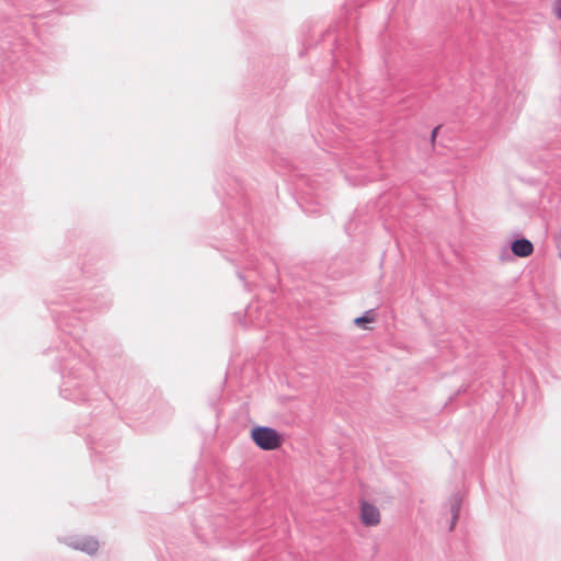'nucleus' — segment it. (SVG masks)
<instances>
[{
    "mask_svg": "<svg viewBox=\"0 0 561 561\" xmlns=\"http://www.w3.org/2000/svg\"><path fill=\"white\" fill-rule=\"evenodd\" d=\"M88 444L90 449L93 451L95 459L99 458L100 461H102V449H108L110 451L113 450L115 446V439L113 438H106L100 437L96 431H93L88 434Z\"/></svg>",
    "mask_w": 561,
    "mask_h": 561,
    "instance_id": "6",
    "label": "nucleus"
},
{
    "mask_svg": "<svg viewBox=\"0 0 561 561\" xmlns=\"http://www.w3.org/2000/svg\"><path fill=\"white\" fill-rule=\"evenodd\" d=\"M440 126H436L433 128L432 133H431V144L432 146H434V142H435V138L437 136V133L439 130Z\"/></svg>",
    "mask_w": 561,
    "mask_h": 561,
    "instance_id": "13",
    "label": "nucleus"
},
{
    "mask_svg": "<svg viewBox=\"0 0 561 561\" xmlns=\"http://www.w3.org/2000/svg\"><path fill=\"white\" fill-rule=\"evenodd\" d=\"M228 227L236 233V239L241 242L242 249H238L239 259L238 262L244 265L248 270H253L259 272V259L257 256L250 252L249 247L247 245L249 241V232H251V237L254 238L255 229L249 222L248 216L244 214H230L229 219L225 222Z\"/></svg>",
    "mask_w": 561,
    "mask_h": 561,
    "instance_id": "2",
    "label": "nucleus"
},
{
    "mask_svg": "<svg viewBox=\"0 0 561 561\" xmlns=\"http://www.w3.org/2000/svg\"><path fill=\"white\" fill-rule=\"evenodd\" d=\"M250 437L253 443L264 451L276 450L284 443V435L282 433L265 425L253 426L250 432Z\"/></svg>",
    "mask_w": 561,
    "mask_h": 561,
    "instance_id": "3",
    "label": "nucleus"
},
{
    "mask_svg": "<svg viewBox=\"0 0 561 561\" xmlns=\"http://www.w3.org/2000/svg\"><path fill=\"white\" fill-rule=\"evenodd\" d=\"M360 523L366 527L378 525L380 523V512L378 507L364 501L360 505Z\"/></svg>",
    "mask_w": 561,
    "mask_h": 561,
    "instance_id": "7",
    "label": "nucleus"
},
{
    "mask_svg": "<svg viewBox=\"0 0 561 561\" xmlns=\"http://www.w3.org/2000/svg\"><path fill=\"white\" fill-rule=\"evenodd\" d=\"M53 304L64 306L61 310L51 309V313L58 328L69 336L68 341L62 340V345L58 346V370L62 379L59 392L67 400L84 401L96 379V374L89 360L88 352L79 343L82 337L83 318L72 313H81L90 308H107L111 298L105 288L98 287L89 294L87 307H81L82 302L77 301L75 293L61 294Z\"/></svg>",
    "mask_w": 561,
    "mask_h": 561,
    "instance_id": "1",
    "label": "nucleus"
},
{
    "mask_svg": "<svg viewBox=\"0 0 561 561\" xmlns=\"http://www.w3.org/2000/svg\"><path fill=\"white\" fill-rule=\"evenodd\" d=\"M238 278L243 283L245 289H249V282L247 280L245 275L241 271H237Z\"/></svg>",
    "mask_w": 561,
    "mask_h": 561,
    "instance_id": "12",
    "label": "nucleus"
},
{
    "mask_svg": "<svg viewBox=\"0 0 561 561\" xmlns=\"http://www.w3.org/2000/svg\"><path fill=\"white\" fill-rule=\"evenodd\" d=\"M462 503V496L460 492H454L448 497L446 502V506H448L449 513L451 515L450 524H449V530L453 531L456 525V522L459 517V512Z\"/></svg>",
    "mask_w": 561,
    "mask_h": 561,
    "instance_id": "9",
    "label": "nucleus"
},
{
    "mask_svg": "<svg viewBox=\"0 0 561 561\" xmlns=\"http://www.w3.org/2000/svg\"><path fill=\"white\" fill-rule=\"evenodd\" d=\"M511 251L517 257H528L534 252V244L525 237H517L511 241Z\"/></svg>",
    "mask_w": 561,
    "mask_h": 561,
    "instance_id": "8",
    "label": "nucleus"
},
{
    "mask_svg": "<svg viewBox=\"0 0 561 561\" xmlns=\"http://www.w3.org/2000/svg\"><path fill=\"white\" fill-rule=\"evenodd\" d=\"M559 255H561V242L558 244Z\"/></svg>",
    "mask_w": 561,
    "mask_h": 561,
    "instance_id": "14",
    "label": "nucleus"
},
{
    "mask_svg": "<svg viewBox=\"0 0 561 561\" xmlns=\"http://www.w3.org/2000/svg\"><path fill=\"white\" fill-rule=\"evenodd\" d=\"M375 320L374 310H367L362 316L354 319V324L358 328H366V323H370Z\"/></svg>",
    "mask_w": 561,
    "mask_h": 561,
    "instance_id": "10",
    "label": "nucleus"
},
{
    "mask_svg": "<svg viewBox=\"0 0 561 561\" xmlns=\"http://www.w3.org/2000/svg\"><path fill=\"white\" fill-rule=\"evenodd\" d=\"M306 185L307 188H301V198L298 202L299 207L310 216H319L323 213L325 206L319 199L314 181L308 179L306 180Z\"/></svg>",
    "mask_w": 561,
    "mask_h": 561,
    "instance_id": "4",
    "label": "nucleus"
},
{
    "mask_svg": "<svg viewBox=\"0 0 561 561\" xmlns=\"http://www.w3.org/2000/svg\"><path fill=\"white\" fill-rule=\"evenodd\" d=\"M62 542L75 550L88 554H94L99 550V541L92 536H67L62 539Z\"/></svg>",
    "mask_w": 561,
    "mask_h": 561,
    "instance_id": "5",
    "label": "nucleus"
},
{
    "mask_svg": "<svg viewBox=\"0 0 561 561\" xmlns=\"http://www.w3.org/2000/svg\"><path fill=\"white\" fill-rule=\"evenodd\" d=\"M553 11H554L557 18L561 20V0L554 1Z\"/></svg>",
    "mask_w": 561,
    "mask_h": 561,
    "instance_id": "11",
    "label": "nucleus"
}]
</instances>
